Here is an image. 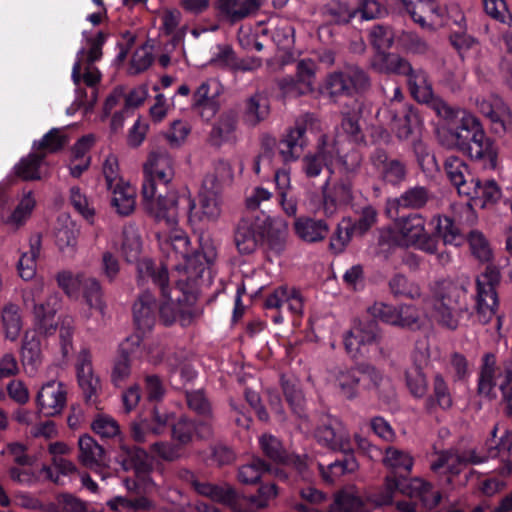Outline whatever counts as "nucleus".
I'll list each match as a JSON object with an SVG mask.
<instances>
[{
    "label": "nucleus",
    "mask_w": 512,
    "mask_h": 512,
    "mask_svg": "<svg viewBox=\"0 0 512 512\" xmlns=\"http://www.w3.org/2000/svg\"><path fill=\"white\" fill-rule=\"evenodd\" d=\"M160 250L166 258V263L156 264L150 259L139 261V279L147 282L151 280L159 286L163 298L159 314L166 325L177 320L182 326L189 325L200 313L194 305L205 274L209 275L208 266L214 254L205 257L199 252L192 253L190 243L183 255L172 256L169 252Z\"/></svg>",
    "instance_id": "nucleus-1"
},
{
    "label": "nucleus",
    "mask_w": 512,
    "mask_h": 512,
    "mask_svg": "<svg viewBox=\"0 0 512 512\" xmlns=\"http://www.w3.org/2000/svg\"><path fill=\"white\" fill-rule=\"evenodd\" d=\"M174 176V160L166 150L157 149L149 154L143 165V205L159 227V248L172 256L186 253L189 244L186 232L178 225L180 203L194 208V200L186 191L179 193L169 188Z\"/></svg>",
    "instance_id": "nucleus-2"
},
{
    "label": "nucleus",
    "mask_w": 512,
    "mask_h": 512,
    "mask_svg": "<svg viewBox=\"0 0 512 512\" xmlns=\"http://www.w3.org/2000/svg\"><path fill=\"white\" fill-rule=\"evenodd\" d=\"M431 291L432 295L426 303L430 307L433 321L442 328L456 330L463 314L468 310L460 301L463 293L459 287L447 280L436 282Z\"/></svg>",
    "instance_id": "nucleus-3"
},
{
    "label": "nucleus",
    "mask_w": 512,
    "mask_h": 512,
    "mask_svg": "<svg viewBox=\"0 0 512 512\" xmlns=\"http://www.w3.org/2000/svg\"><path fill=\"white\" fill-rule=\"evenodd\" d=\"M426 222L424 215L415 212L395 218L388 229L391 243L428 254L436 253L438 241L426 229Z\"/></svg>",
    "instance_id": "nucleus-4"
},
{
    "label": "nucleus",
    "mask_w": 512,
    "mask_h": 512,
    "mask_svg": "<svg viewBox=\"0 0 512 512\" xmlns=\"http://www.w3.org/2000/svg\"><path fill=\"white\" fill-rule=\"evenodd\" d=\"M397 490L410 498L418 499L428 509L435 508L441 501L439 490L422 478H413L404 485L395 476H387L384 491L374 499V502L377 505L391 504Z\"/></svg>",
    "instance_id": "nucleus-5"
},
{
    "label": "nucleus",
    "mask_w": 512,
    "mask_h": 512,
    "mask_svg": "<svg viewBox=\"0 0 512 512\" xmlns=\"http://www.w3.org/2000/svg\"><path fill=\"white\" fill-rule=\"evenodd\" d=\"M145 458L146 453L144 450L126 444L120 445L116 462L125 471L133 470L136 477V479H123V485L130 492H148L155 486L150 478V467L145 462Z\"/></svg>",
    "instance_id": "nucleus-6"
},
{
    "label": "nucleus",
    "mask_w": 512,
    "mask_h": 512,
    "mask_svg": "<svg viewBox=\"0 0 512 512\" xmlns=\"http://www.w3.org/2000/svg\"><path fill=\"white\" fill-rule=\"evenodd\" d=\"M450 109L453 112L452 115L442 118L447 121L458 120L459 122L455 127L444 130L440 134V141L447 148L466 151L476 131H480L483 127L479 119L472 113L452 106Z\"/></svg>",
    "instance_id": "nucleus-7"
},
{
    "label": "nucleus",
    "mask_w": 512,
    "mask_h": 512,
    "mask_svg": "<svg viewBox=\"0 0 512 512\" xmlns=\"http://www.w3.org/2000/svg\"><path fill=\"white\" fill-rule=\"evenodd\" d=\"M401 75L406 76L410 93L418 102L429 104L439 117L452 115L450 105L434 95L432 83L426 71L422 68H414L408 62L407 68Z\"/></svg>",
    "instance_id": "nucleus-8"
},
{
    "label": "nucleus",
    "mask_w": 512,
    "mask_h": 512,
    "mask_svg": "<svg viewBox=\"0 0 512 512\" xmlns=\"http://www.w3.org/2000/svg\"><path fill=\"white\" fill-rule=\"evenodd\" d=\"M382 380V374L374 367L361 365L338 370L334 376V386L342 396L347 399H353L358 394L360 383L371 389L378 388Z\"/></svg>",
    "instance_id": "nucleus-9"
},
{
    "label": "nucleus",
    "mask_w": 512,
    "mask_h": 512,
    "mask_svg": "<svg viewBox=\"0 0 512 512\" xmlns=\"http://www.w3.org/2000/svg\"><path fill=\"white\" fill-rule=\"evenodd\" d=\"M500 282V273L493 267H487L476 279V314L479 322L488 323L498 308L496 286Z\"/></svg>",
    "instance_id": "nucleus-10"
},
{
    "label": "nucleus",
    "mask_w": 512,
    "mask_h": 512,
    "mask_svg": "<svg viewBox=\"0 0 512 512\" xmlns=\"http://www.w3.org/2000/svg\"><path fill=\"white\" fill-rule=\"evenodd\" d=\"M340 141L322 136L317 144L316 150L306 153L301 159V171L308 179L318 177L324 168L329 169L330 165L339 160L343 165L347 161L343 159L342 149L339 146Z\"/></svg>",
    "instance_id": "nucleus-11"
},
{
    "label": "nucleus",
    "mask_w": 512,
    "mask_h": 512,
    "mask_svg": "<svg viewBox=\"0 0 512 512\" xmlns=\"http://www.w3.org/2000/svg\"><path fill=\"white\" fill-rule=\"evenodd\" d=\"M329 180L322 186V210L325 216L332 217L354 198L352 179L348 174L335 180L330 187Z\"/></svg>",
    "instance_id": "nucleus-12"
},
{
    "label": "nucleus",
    "mask_w": 512,
    "mask_h": 512,
    "mask_svg": "<svg viewBox=\"0 0 512 512\" xmlns=\"http://www.w3.org/2000/svg\"><path fill=\"white\" fill-rule=\"evenodd\" d=\"M479 111L490 120L491 129L495 134H509L512 137V113L503 100L490 95L477 99Z\"/></svg>",
    "instance_id": "nucleus-13"
},
{
    "label": "nucleus",
    "mask_w": 512,
    "mask_h": 512,
    "mask_svg": "<svg viewBox=\"0 0 512 512\" xmlns=\"http://www.w3.org/2000/svg\"><path fill=\"white\" fill-rule=\"evenodd\" d=\"M222 87L216 80L202 82L192 95V109L205 121H210L220 109Z\"/></svg>",
    "instance_id": "nucleus-14"
},
{
    "label": "nucleus",
    "mask_w": 512,
    "mask_h": 512,
    "mask_svg": "<svg viewBox=\"0 0 512 512\" xmlns=\"http://www.w3.org/2000/svg\"><path fill=\"white\" fill-rule=\"evenodd\" d=\"M402 10L424 29L432 30L444 15V10L435 0H398Z\"/></svg>",
    "instance_id": "nucleus-15"
},
{
    "label": "nucleus",
    "mask_w": 512,
    "mask_h": 512,
    "mask_svg": "<svg viewBox=\"0 0 512 512\" xmlns=\"http://www.w3.org/2000/svg\"><path fill=\"white\" fill-rule=\"evenodd\" d=\"M316 64L311 59H303L296 64L295 77L281 80L282 90L292 96H301L311 93L314 89Z\"/></svg>",
    "instance_id": "nucleus-16"
},
{
    "label": "nucleus",
    "mask_w": 512,
    "mask_h": 512,
    "mask_svg": "<svg viewBox=\"0 0 512 512\" xmlns=\"http://www.w3.org/2000/svg\"><path fill=\"white\" fill-rule=\"evenodd\" d=\"M66 400V386L55 380L43 384L36 396L39 411L49 417L60 414L66 405Z\"/></svg>",
    "instance_id": "nucleus-17"
},
{
    "label": "nucleus",
    "mask_w": 512,
    "mask_h": 512,
    "mask_svg": "<svg viewBox=\"0 0 512 512\" xmlns=\"http://www.w3.org/2000/svg\"><path fill=\"white\" fill-rule=\"evenodd\" d=\"M486 461V457L480 455L476 449H468L462 452L448 450L438 454L435 461L431 463V469L434 472H439L441 469H446L447 472L458 474L462 467L468 464H481Z\"/></svg>",
    "instance_id": "nucleus-18"
},
{
    "label": "nucleus",
    "mask_w": 512,
    "mask_h": 512,
    "mask_svg": "<svg viewBox=\"0 0 512 512\" xmlns=\"http://www.w3.org/2000/svg\"><path fill=\"white\" fill-rule=\"evenodd\" d=\"M471 160L479 163L484 169L494 170L498 166V147L486 136L484 129L476 131L466 151Z\"/></svg>",
    "instance_id": "nucleus-19"
},
{
    "label": "nucleus",
    "mask_w": 512,
    "mask_h": 512,
    "mask_svg": "<svg viewBox=\"0 0 512 512\" xmlns=\"http://www.w3.org/2000/svg\"><path fill=\"white\" fill-rule=\"evenodd\" d=\"M75 369L80 388L87 402H95L101 388L100 380L95 375L92 365V355L88 349H81L77 355Z\"/></svg>",
    "instance_id": "nucleus-20"
},
{
    "label": "nucleus",
    "mask_w": 512,
    "mask_h": 512,
    "mask_svg": "<svg viewBox=\"0 0 512 512\" xmlns=\"http://www.w3.org/2000/svg\"><path fill=\"white\" fill-rule=\"evenodd\" d=\"M199 211H195L196 204L194 203V208L191 209L186 202L180 203V207L184 206L188 209L189 220L193 221H201V222H215L221 215V198L220 191L211 188H205L202 186V190L199 194Z\"/></svg>",
    "instance_id": "nucleus-21"
},
{
    "label": "nucleus",
    "mask_w": 512,
    "mask_h": 512,
    "mask_svg": "<svg viewBox=\"0 0 512 512\" xmlns=\"http://www.w3.org/2000/svg\"><path fill=\"white\" fill-rule=\"evenodd\" d=\"M379 336L378 325L373 320L355 321L352 328L344 336L347 353L355 357L362 346L373 344Z\"/></svg>",
    "instance_id": "nucleus-22"
},
{
    "label": "nucleus",
    "mask_w": 512,
    "mask_h": 512,
    "mask_svg": "<svg viewBox=\"0 0 512 512\" xmlns=\"http://www.w3.org/2000/svg\"><path fill=\"white\" fill-rule=\"evenodd\" d=\"M61 295L59 292L48 290L43 300H40L32 307L38 329L45 333L51 334L56 330L54 317L61 306Z\"/></svg>",
    "instance_id": "nucleus-23"
},
{
    "label": "nucleus",
    "mask_w": 512,
    "mask_h": 512,
    "mask_svg": "<svg viewBox=\"0 0 512 512\" xmlns=\"http://www.w3.org/2000/svg\"><path fill=\"white\" fill-rule=\"evenodd\" d=\"M264 306L268 309H281L286 306L293 315H302L304 297L300 290L290 286H279L267 295Z\"/></svg>",
    "instance_id": "nucleus-24"
},
{
    "label": "nucleus",
    "mask_w": 512,
    "mask_h": 512,
    "mask_svg": "<svg viewBox=\"0 0 512 512\" xmlns=\"http://www.w3.org/2000/svg\"><path fill=\"white\" fill-rule=\"evenodd\" d=\"M371 163L385 183L399 185L407 175L406 165L398 159H390L382 150H376L371 155Z\"/></svg>",
    "instance_id": "nucleus-25"
},
{
    "label": "nucleus",
    "mask_w": 512,
    "mask_h": 512,
    "mask_svg": "<svg viewBox=\"0 0 512 512\" xmlns=\"http://www.w3.org/2000/svg\"><path fill=\"white\" fill-rule=\"evenodd\" d=\"M434 194L425 186L415 185L404 190L398 197L387 202V212L399 208L419 210L434 200Z\"/></svg>",
    "instance_id": "nucleus-26"
},
{
    "label": "nucleus",
    "mask_w": 512,
    "mask_h": 512,
    "mask_svg": "<svg viewBox=\"0 0 512 512\" xmlns=\"http://www.w3.org/2000/svg\"><path fill=\"white\" fill-rule=\"evenodd\" d=\"M262 237L263 232L257 221L244 218L237 225L234 240L241 254H251L257 249Z\"/></svg>",
    "instance_id": "nucleus-27"
},
{
    "label": "nucleus",
    "mask_w": 512,
    "mask_h": 512,
    "mask_svg": "<svg viewBox=\"0 0 512 512\" xmlns=\"http://www.w3.org/2000/svg\"><path fill=\"white\" fill-rule=\"evenodd\" d=\"M414 364L406 370L405 381L406 386L415 398H423L428 392V381L421 365L428 359L427 349L415 352Z\"/></svg>",
    "instance_id": "nucleus-28"
},
{
    "label": "nucleus",
    "mask_w": 512,
    "mask_h": 512,
    "mask_svg": "<svg viewBox=\"0 0 512 512\" xmlns=\"http://www.w3.org/2000/svg\"><path fill=\"white\" fill-rule=\"evenodd\" d=\"M395 131L400 140H413L420 132V119L418 114L410 107L403 106L402 111L389 115Z\"/></svg>",
    "instance_id": "nucleus-29"
},
{
    "label": "nucleus",
    "mask_w": 512,
    "mask_h": 512,
    "mask_svg": "<svg viewBox=\"0 0 512 512\" xmlns=\"http://www.w3.org/2000/svg\"><path fill=\"white\" fill-rule=\"evenodd\" d=\"M20 356L26 373L34 375L43 361L41 338L36 332L25 333Z\"/></svg>",
    "instance_id": "nucleus-30"
},
{
    "label": "nucleus",
    "mask_w": 512,
    "mask_h": 512,
    "mask_svg": "<svg viewBox=\"0 0 512 512\" xmlns=\"http://www.w3.org/2000/svg\"><path fill=\"white\" fill-rule=\"evenodd\" d=\"M36 203L32 191H23L10 214L2 217V223L14 230L21 228L31 218Z\"/></svg>",
    "instance_id": "nucleus-31"
},
{
    "label": "nucleus",
    "mask_w": 512,
    "mask_h": 512,
    "mask_svg": "<svg viewBox=\"0 0 512 512\" xmlns=\"http://www.w3.org/2000/svg\"><path fill=\"white\" fill-rule=\"evenodd\" d=\"M261 3L262 0H218L217 9L227 20L237 22L254 15Z\"/></svg>",
    "instance_id": "nucleus-32"
},
{
    "label": "nucleus",
    "mask_w": 512,
    "mask_h": 512,
    "mask_svg": "<svg viewBox=\"0 0 512 512\" xmlns=\"http://www.w3.org/2000/svg\"><path fill=\"white\" fill-rule=\"evenodd\" d=\"M238 126V114L234 110H229L221 114L219 119L213 125L209 135V141L214 146H221L226 142L235 140Z\"/></svg>",
    "instance_id": "nucleus-33"
},
{
    "label": "nucleus",
    "mask_w": 512,
    "mask_h": 512,
    "mask_svg": "<svg viewBox=\"0 0 512 512\" xmlns=\"http://www.w3.org/2000/svg\"><path fill=\"white\" fill-rule=\"evenodd\" d=\"M194 490L201 496L207 497L212 501L232 506L235 512H249L236 508V491L228 484L216 485L206 481H198Z\"/></svg>",
    "instance_id": "nucleus-34"
},
{
    "label": "nucleus",
    "mask_w": 512,
    "mask_h": 512,
    "mask_svg": "<svg viewBox=\"0 0 512 512\" xmlns=\"http://www.w3.org/2000/svg\"><path fill=\"white\" fill-rule=\"evenodd\" d=\"M270 114L269 100L261 93H255L248 97L242 108L243 122L255 127L267 119Z\"/></svg>",
    "instance_id": "nucleus-35"
},
{
    "label": "nucleus",
    "mask_w": 512,
    "mask_h": 512,
    "mask_svg": "<svg viewBox=\"0 0 512 512\" xmlns=\"http://www.w3.org/2000/svg\"><path fill=\"white\" fill-rule=\"evenodd\" d=\"M463 195L477 202L482 207L489 203H495L501 196V190L494 180L482 182L478 178H470L469 189H462Z\"/></svg>",
    "instance_id": "nucleus-36"
},
{
    "label": "nucleus",
    "mask_w": 512,
    "mask_h": 512,
    "mask_svg": "<svg viewBox=\"0 0 512 512\" xmlns=\"http://www.w3.org/2000/svg\"><path fill=\"white\" fill-rule=\"evenodd\" d=\"M294 231L301 240L308 243H315L325 239L329 227L324 220L311 217H299L294 221Z\"/></svg>",
    "instance_id": "nucleus-37"
},
{
    "label": "nucleus",
    "mask_w": 512,
    "mask_h": 512,
    "mask_svg": "<svg viewBox=\"0 0 512 512\" xmlns=\"http://www.w3.org/2000/svg\"><path fill=\"white\" fill-rule=\"evenodd\" d=\"M156 302L149 291H144L133 305V316L137 327L149 330L155 323Z\"/></svg>",
    "instance_id": "nucleus-38"
},
{
    "label": "nucleus",
    "mask_w": 512,
    "mask_h": 512,
    "mask_svg": "<svg viewBox=\"0 0 512 512\" xmlns=\"http://www.w3.org/2000/svg\"><path fill=\"white\" fill-rule=\"evenodd\" d=\"M111 191V204L121 216L130 215L136 207V190L127 182H121L114 187H108Z\"/></svg>",
    "instance_id": "nucleus-39"
},
{
    "label": "nucleus",
    "mask_w": 512,
    "mask_h": 512,
    "mask_svg": "<svg viewBox=\"0 0 512 512\" xmlns=\"http://www.w3.org/2000/svg\"><path fill=\"white\" fill-rule=\"evenodd\" d=\"M317 441L331 450H339L344 453L350 451L349 435L343 427L338 425H324L316 431Z\"/></svg>",
    "instance_id": "nucleus-40"
},
{
    "label": "nucleus",
    "mask_w": 512,
    "mask_h": 512,
    "mask_svg": "<svg viewBox=\"0 0 512 512\" xmlns=\"http://www.w3.org/2000/svg\"><path fill=\"white\" fill-rule=\"evenodd\" d=\"M78 445V459L82 463V465H84L87 468L94 469L104 464V449L91 436H81L79 438Z\"/></svg>",
    "instance_id": "nucleus-41"
},
{
    "label": "nucleus",
    "mask_w": 512,
    "mask_h": 512,
    "mask_svg": "<svg viewBox=\"0 0 512 512\" xmlns=\"http://www.w3.org/2000/svg\"><path fill=\"white\" fill-rule=\"evenodd\" d=\"M41 250V236L35 234L29 239V251L23 252L17 264L20 277L25 280H31L36 275L37 259Z\"/></svg>",
    "instance_id": "nucleus-42"
},
{
    "label": "nucleus",
    "mask_w": 512,
    "mask_h": 512,
    "mask_svg": "<svg viewBox=\"0 0 512 512\" xmlns=\"http://www.w3.org/2000/svg\"><path fill=\"white\" fill-rule=\"evenodd\" d=\"M454 404L453 396L447 381L441 373H436L432 381V394L427 398V406L431 409L449 410Z\"/></svg>",
    "instance_id": "nucleus-43"
},
{
    "label": "nucleus",
    "mask_w": 512,
    "mask_h": 512,
    "mask_svg": "<svg viewBox=\"0 0 512 512\" xmlns=\"http://www.w3.org/2000/svg\"><path fill=\"white\" fill-rule=\"evenodd\" d=\"M72 80L79 85L83 80L87 86L94 87L100 82L101 74L92 63L85 62V50L80 49L76 55V61L72 68Z\"/></svg>",
    "instance_id": "nucleus-44"
},
{
    "label": "nucleus",
    "mask_w": 512,
    "mask_h": 512,
    "mask_svg": "<svg viewBox=\"0 0 512 512\" xmlns=\"http://www.w3.org/2000/svg\"><path fill=\"white\" fill-rule=\"evenodd\" d=\"M445 171L447 177L457 188L458 193L463 195L462 189H469L471 175L465 162L455 156L445 160Z\"/></svg>",
    "instance_id": "nucleus-45"
},
{
    "label": "nucleus",
    "mask_w": 512,
    "mask_h": 512,
    "mask_svg": "<svg viewBox=\"0 0 512 512\" xmlns=\"http://www.w3.org/2000/svg\"><path fill=\"white\" fill-rule=\"evenodd\" d=\"M358 468V463L352 455H347L343 460H336L327 466L318 463V469L322 478L327 483H334L341 476L353 473Z\"/></svg>",
    "instance_id": "nucleus-46"
},
{
    "label": "nucleus",
    "mask_w": 512,
    "mask_h": 512,
    "mask_svg": "<svg viewBox=\"0 0 512 512\" xmlns=\"http://www.w3.org/2000/svg\"><path fill=\"white\" fill-rule=\"evenodd\" d=\"M83 298L90 310L97 311L102 317L106 313V302L100 282L90 277L85 279L83 284Z\"/></svg>",
    "instance_id": "nucleus-47"
},
{
    "label": "nucleus",
    "mask_w": 512,
    "mask_h": 512,
    "mask_svg": "<svg viewBox=\"0 0 512 512\" xmlns=\"http://www.w3.org/2000/svg\"><path fill=\"white\" fill-rule=\"evenodd\" d=\"M362 507L361 499L352 492L341 491L335 497L333 504L327 510H318L306 505H299L298 509L303 512H333L340 510L344 512H359Z\"/></svg>",
    "instance_id": "nucleus-48"
},
{
    "label": "nucleus",
    "mask_w": 512,
    "mask_h": 512,
    "mask_svg": "<svg viewBox=\"0 0 512 512\" xmlns=\"http://www.w3.org/2000/svg\"><path fill=\"white\" fill-rule=\"evenodd\" d=\"M408 61L393 53L378 52L371 62L372 68L379 73L401 75Z\"/></svg>",
    "instance_id": "nucleus-49"
},
{
    "label": "nucleus",
    "mask_w": 512,
    "mask_h": 512,
    "mask_svg": "<svg viewBox=\"0 0 512 512\" xmlns=\"http://www.w3.org/2000/svg\"><path fill=\"white\" fill-rule=\"evenodd\" d=\"M1 324L5 338L15 341L22 329V319L19 307L14 304H8L1 311Z\"/></svg>",
    "instance_id": "nucleus-50"
},
{
    "label": "nucleus",
    "mask_w": 512,
    "mask_h": 512,
    "mask_svg": "<svg viewBox=\"0 0 512 512\" xmlns=\"http://www.w3.org/2000/svg\"><path fill=\"white\" fill-rule=\"evenodd\" d=\"M45 159V153L34 152L22 158L15 165L14 170L17 176L23 180H38L41 178L40 167Z\"/></svg>",
    "instance_id": "nucleus-51"
},
{
    "label": "nucleus",
    "mask_w": 512,
    "mask_h": 512,
    "mask_svg": "<svg viewBox=\"0 0 512 512\" xmlns=\"http://www.w3.org/2000/svg\"><path fill=\"white\" fill-rule=\"evenodd\" d=\"M357 9L351 8L347 3L332 0L323 8V15L333 24H347L356 16Z\"/></svg>",
    "instance_id": "nucleus-52"
},
{
    "label": "nucleus",
    "mask_w": 512,
    "mask_h": 512,
    "mask_svg": "<svg viewBox=\"0 0 512 512\" xmlns=\"http://www.w3.org/2000/svg\"><path fill=\"white\" fill-rule=\"evenodd\" d=\"M233 179V169L229 161L219 159L214 163L213 173L207 175L203 181L205 188L221 190V187Z\"/></svg>",
    "instance_id": "nucleus-53"
},
{
    "label": "nucleus",
    "mask_w": 512,
    "mask_h": 512,
    "mask_svg": "<svg viewBox=\"0 0 512 512\" xmlns=\"http://www.w3.org/2000/svg\"><path fill=\"white\" fill-rule=\"evenodd\" d=\"M482 361L478 391L480 394L488 396L496 385V356L492 353H487L483 356Z\"/></svg>",
    "instance_id": "nucleus-54"
},
{
    "label": "nucleus",
    "mask_w": 512,
    "mask_h": 512,
    "mask_svg": "<svg viewBox=\"0 0 512 512\" xmlns=\"http://www.w3.org/2000/svg\"><path fill=\"white\" fill-rule=\"evenodd\" d=\"M432 222L435 223L433 235L441 237L445 244L459 246L462 243L460 231L449 217L435 215Z\"/></svg>",
    "instance_id": "nucleus-55"
},
{
    "label": "nucleus",
    "mask_w": 512,
    "mask_h": 512,
    "mask_svg": "<svg viewBox=\"0 0 512 512\" xmlns=\"http://www.w3.org/2000/svg\"><path fill=\"white\" fill-rule=\"evenodd\" d=\"M83 501L71 494H60L43 506L44 512H85Z\"/></svg>",
    "instance_id": "nucleus-56"
},
{
    "label": "nucleus",
    "mask_w": 512,
    "mask_h": 512,
    "mask_svg": "<svg viewBox=\"0 0 512 512\" xmlns=\"http://www.w3.org/2000/svg\"><path fill=\"white\" fill-rule=\"evenodd\" d=\"M354 233L356 232L354 231L352 220L350 218L342 219L330 238V250L335 254L343 252L351 241Z\"/></svg>",
    "instance_id": "nucleus-57"
},
{
    "label": "nucleus",
    "mask_w": 512,
    "mask_h": 512,
    "mask_svg": "<svg viewBox=\"0 0 512 512\" xmlns=\"http://www.w3.org/2000/svg\"><path fill=\"white\" fill-rule=\"evenodd\" d=\"M468 243L472 255L480 262L487 263L493 258V251L489 241L485 235L478 231L472 230L468 234Z\"/></svg>",
    "instance_id": "nucleus-58"
},
{
    "label": "nucleus",
    "mask_w": 512,
    "mask_h": 512,
    "mask_svg": "<svg viewBox=\"0 0 512 512\" xmlns=\"http://www.w3.org/2000/svg\"><path fill=\"white\" fill-rule=\"evenodd\" d=\"M383 463L385 466L395 471H405L409 473L412 470L414 461L408 452L390 446L385 451Z\"/></svg>",
    "instance_id": "nucleus-59"
},
{
    "label": "nucleus",
    "mask_w": 512,
    "mask_h": 512,
    "mask_svg": "<svg viewBox=\"0 0 512 512\" xmlns=\"http://www.w3.org/2000/svg\"><path fill=\"white\" fill-rule=\"evenodd\" d=\"M67 143L66 137L60 129L53 128L47 132L39 141L33 143V150L38 153H54L62 149Z\"/></svg>",
    "instance_id": "nucleus-60"
},
{
    "label": "nucleus",
    "mask_w": 512,
    "mask_h": 512,
    "mask_svg": "<svg viewBox=\"0 0 512 512\" xmlns=\"http://www.w3.org/2000/svg\"><path fill=\"white\" fill-rule=\"evenodd\" d=\"M322 93L335 100L338 96H350V88L343 71L332 72L327 75L323 84Z\"/></svg>",
    "instance_id": "nucleus-61"
},
{
    "label": "nucleus",
    "mask_w": 512,
    "mask_h": 512,
    "mask_svg": "<svg viewBox=\"0 0 512 512\" xmlns=\"http://www.w3.org/2000/svg\"><path fill=\"white\" fill-rule=\"evenodd\" d=\"M269 470V465L260 458H254L250 463L242 465L238 470V480L246 485L257 483L262 474Z\"/></svg>",
    "instance_id": "nucleus-62"
},
{
    "label": "nucleus",
    "mask_w": 512,
    "mask_h": 512,
    "mask_svg": "<svg viewBox=\"0 0 512 512\" xmlns=\"http://www.w3.org/2000/svg\"><path fill=\"white\" fill-rule=\"evenodd\" d=\"M391 292L395 296L416 299L421 297V289L419 285L409 280L404 275H395L389 282Z\"/></svg>",
    "instance_id": "nucleus-63"
},
{
    "label": "nucleus",
    "mask_w": 512,
    "mask_h": 512,
    "mask_svg": "<svg viewBox=\"0 0 512 512\" xmlns=\"http://www.w3.org/2000/svg\"><path fill=\"white\" fill-rule=\"evenodd\" d=\"M107 505L114 512H137L152 507V503L146 497L131 500L118 496L108 501Z\"/></svg>",
    "instance_id": "nucleus-64"
}]
</instances>
